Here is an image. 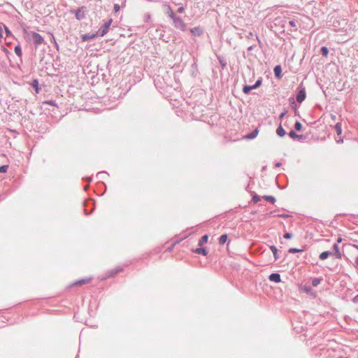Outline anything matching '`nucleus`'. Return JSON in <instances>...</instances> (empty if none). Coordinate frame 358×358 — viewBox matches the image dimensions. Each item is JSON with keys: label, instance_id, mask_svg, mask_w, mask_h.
Wrapping results in <instances>:
<instances>
[{"label": "nucleus", "instance_id": "57", "mask_svg": "<svg viewBox=\"0 0 358 358\" xmlns=\"http://www.w3.org/2000/svg\"><path fill=\"white\" fill-rule=\"evenodd\" d=\"M54 40H55V45H56L57 48L58 49V48H59V47H58V45H57V43H56V41H55V38H54Z\"/></svg>", "mask_w": 358, "mask_h": 358}, {"label": "nucleus", "instance_id": "58", "mask_svg": "<svg viewBox=\"0 0 358 358\" xmlns=\"http://www.w3.org/2000/svg\"><path fill=\"white\" fill-rule=\"evenodd\" d=\"M173 246H174V245H172L171 247H170V248H169V250H171Z\"/></svg>", "mask_w": 358, "mask_h": 358}, {"label": "nucleus", "instance_id": "26", "mask_svg": "<svg viewBox=\"0 0 358 358\" xmlns=\"http://www.w3.org/2000/svg\"><path fill=\"white\" fill-rule=\"evenodd\" d=\"M106 175H108L107 172L106 171H100L99 173H97L96 174V178L99 180H102V179H104V176Z\"/></svg>", "mask_w": 358, "mask_h": 358}, {"label": "nucleus", "instance_id": "13", "mask_svg": "<svg viewBox=\"0 0 358 358\" xmlns=\"http://www.w3.org/2000/svg\"><path fill=\"white\" fill-rule=\"evenodd\" d=\"M273 71H274L275 76L277 78H280L282 77V74H281L282 69H281V66L280 65L275 66L274 67Z\"/></svg>", "mask_w": 358, "mask_h": 358}, {"label": "nucleus", "instance_id": "6", "mask_svg": "<svg viewBox=\"0 0 358 358\" xmlns=\"http://www.w3.org/2000/svg\"><path fill=\"white\" fill-rule=\"evenodd\" d=\"M123 270L122 267L117 266L116 268L111 269L106 273V278L114 277L118 273L121 272Z\"/></svg>", "mask_w": 358, "mask_h": 358}, {"label": "nucleus", "instance_id": "45", "mask_svg": "<svg viewBox=\"0 0 358 358\" xmlns=\"http://www.w3.org/2000/svg\"><path fill=\"white\" fill-rule=\"evenodd\" d=\"M355 265L356 267L358 268V256L355 257Z\"/></svg>", "mask_w": 358, "mask_h": 358}, {"label": "nucleus", "instance_id": "44", "mask_svg": "<svg viewBox=\"0 0 358 358\" xmlns=\"http://www.w3.org/2000/svg\"><path fill=\"white\" fill-rule=\"evenodd\" d=\"M252 37H253L252 32H249L248 34L246 36V38H251Z\"/></svg>", "mask_w": 358, "mask_h": 358}, {"label": "nucleus", "instance_id": "2", "mask_svg": "<svg viewBox=\"0 0 358 358\" xmlns=\"http://www.w3.org/2000/svg\"><path fill=\"white\" fill-rule=\"evenodd\" d=\"M306 97V89L301 83L297 87V94L296 99L299 103H302Z\"/></svg>", "mask_w": 358, "mask_h": 358}, {"label": "nucleus", "instance_id": "30", "mask_svg": "<svg viewBox=\"0 0 358 358\" xmlns=\"http://www.w3.org/2000/svg\"><path fill=\"white\" fill-rule=\"evenodd\" d=\"M3 28L4 31H5L6 37H9V36H13L11 31L9 30L8 27H6L5 24H3Z\"/></svg>", "mask_w": 358, "mask_h": 358}, {"label": "nucleus", "instance_id": "40", "mask_svg": "<svg viewBox=\"0 0 358 358\" xmlns=\"http://www.w3.org/2000/svg\"><path fill=\"white\" fill-rule=\"evenodd\" d=\"M292 237V234L291 233L287 232L284 234V238L286 239H289Z\"/></svg>", "mask_w": 358, "mask_h": 358}, {"label": "nucleus", "instance_id": "36", "mask_svg": "<svg viewBox=\"0 0 358 358\" xmlns=\"http://www.w3.org/2000/svg\"><path fill=\"white\" fill-rule=\"evenodd\" d=\"M8 165H3L0 166V173H6L8 170Z\"/></svg>", "mask_w": 358, "mask_h": 358}, {"label": "nucleus", "instance_id": "29", "mask_svg": "<svg viewBox=\"0 0 358 358\" xmlns=\"http://www.w3.org/2000/svg\"><path fill=\"white\" fill-rule=\"evenodd\" d=\"M303 250H302V249H298V248H289V251H288V252H289V253H292V254H294V253H297V252H303Z\"/></svg>", "mask_w": 358, "mask_h": 358}, {"label": "nucleus", "instance_id": "15", "mask_svg": "<svg viewBox=\"0 0 358 358\" xmlns=\"http://www.w3.org/2000/svg\"><path fill=\"white\" fill-rule=\"evenodd\" d=\"M194 252L195 253H197V254H199V255H202L203 256H206L208 254L207 250L206 248H196Z\"/></svg>", "mask_w": 358, "mask_h": 358}, {"label": "nucleus", "instance_id": "60", "mask_svg": "<svg viewBox=\"0 0 358 358\" xmlns=\"http://www.w3.org/2000/svg\"><path fill=\"white\" fill-rule=\"evenodd\" d=\"M150 15H148L147 19H150Z\"/></svg>", "mask_w": 358, "mask_h": 358}, {"label": "nucleus", "instance_id": "1", "mask_svg": "<svg viewBox=\"0 0 358 358\" xmlns=\"http://www.w3.org/2000/svg\"><path fill=\"white\" fill-rule=\"evenodd\" d=\"M171 20L173 21V25L176 29L182 31H185L187 30V24L180 17L175 16Z\"/></svg>", "mask_w": 358, "mask_h": 358}, {"label": "nucleus", "instance_id": "53", "mask_svg": "<svg viewBox=\"0 0 358 358\" xmlns=\"http://www.w3.org/2000/svg\"><path fill=\"white\" fill-rule=\"evenodd\" d=\"M85 180H86L88 182H91V180H92L90 178H87Z\"/></svg>", "mask_w": 358, "mask_h": 358}, {"label": "nucleus", "instance_id": "35", "mask_svg": "<svg viewBox=\"0 0 358 358\" xmlns=\"http://www.w3.org/2000/svg\"><path fill=\"white\" fill-rule=\"evenodd\" d=\"M321 280L320 278H314L312 280V285L314 287L317 286L320 283Z\"/></svg>", "mask_w": 358, "mask_h": 358}, {"label": "nucleus", "instance_id": "21", "mask_svg": "<svg viewBox=\"0 0 358 358\" xmlns=\"http://www.w3.org/2000/svg\"><path fill=\"white\" fill-rule=\"evenodd\" d=\"M270 249H271V250L272 251V252H273V254L274 259H275V260H277V259L279 258V256H278V249H277V248H276V247H275V246H274V245H271V246L270 247Z\"/></svg>", "mask_w": 358, "mask_h": 358}, {"label": "nucleus", "instance_id": "8", "mask_svg": "<svg viewBox=\"0 0 358 358\" xmlns=\"http://www.w3.org/2000/svg\"><path fill=\"white\" fill-rule=\"evenodd\" d=\"M92 280V278H85L75 281L71 285L72 286H80L89 283Z\"/></svg>", "mask_w": 358, "mask_h": 358}, {"label": "nucleus", "instance_id": "19", "mask_svg": "<svg viewBox=\"0 0 358 358\" xmlns=\"http://www.w3.org/2000/svg\"><path fill=\"white\" fill-rule=\"evenodd\" d=\"M334 129L336 131V134L337 135H341L342 134V127H341V122H338L336 124V125L334 126Z\"/></svg>", "mask_w": 358, "mask_h": 358}, {"label": "nucleus", "instance_id": "32", "mask_svg": "<svg viewBox=\"0 0 358 358\" xmlns=\"http://www.w3.org/2000/svg\"><path fill=\"white\" fill-rule=\"evenodd\" d=\"M31 86L36 88V92H38V80H34L31 83Z\"/></svg>", "mask_w": 358, "mask_h": 358}, {"label": "nucleus", "instance_id": "49", "mask_svg": "<svg viewBox=\"0 0 358 358\" xmlns=\"http://www.w3.org/2000/svg\"><path fill=\"white\" fill-rule=\"evenodd\" d=\"M256 39L258 41L259 45L261 46L262 45V41H260V39L259 38V37L257 36H256Z\"/></svg>", "mask_w": 358, "mask_h": 358}, {"label": "nucleus", "instance_id": "16", "mask_svg": "<svg viewBox=\"0 0 358 358\" xmlns=\"http://www.w3.org/2000/svg\"><path fill=\"white\" fill-rule=\"evenodd\" d=\"M208 240V235H206V234L203 235V236H202V237L199 240V243H198L199 245L201 247L202 245H203L205 243H207Z\"/></svg>", "mask_w": 358, "mask_h": 358}, {"label": "nucleus", "instance_id": "23", "mask_svg": "<svg viewBox=\"0 0 358 358\" xmlns=\"http://www.w3.org/2000/svg\"><path fill=\"white\" fill-rule=\"evenodd\" d=\"M320 53L323 56L327 57L329 54V49L325 46H322L320 49Z\"/></svg>", "mask_w": 358, "mask_h": 358}, {"label": "nucleus", "instance_id": "20", "mask_svg": "<svg viewBox=\"0 0 358 358\" xmlns=\"http://www.w3.org/2000/svg\"><path fill=\"white\" fill-rule=\"evenodd\" d=\"M227 238H228L227 234H225L221 235L220 237L219 238V243L220 245L224 244L227 242Z\"/></svg>", "mask_w": 358, "mask_h": 358}, {"label": "nucleus", "instance_id": "43", "mask_svg": "<svg viewBox=\"0 0 358 358\" xmlns=\"http://www.w3.org/2000/svg\"><path fill=\"white\" fill-rule=\"evenodd\" d=\"M352 301L353 303H358V294L355 296Z\"/></svg>", "mask_w": 358, "mask_h": 358}, {"label": "nucleus", "instance_id": "25", "mask_svg": "<svg viewBox=\"0 0 358 358\" xmlns=\"http://www.w3.org/2000/svg\"><path fill=\"white\" fill-rule=\"evenodd\" d=\"M166 15H168V17H169L171 19H173L175 16H176L175 15V13H173V11L172 10V9L171 8V7H169L168 8V10L166 12Z\"/></svg>", "mask_w": 358, "mask_h": 358}, {"label": "nucleus", "instance_id": "14", "mask_svg": "<svg viewBox=\"0 0 358 358\" xmlns=\"http://www.w3.org/2000/svg\"><path fill=\"white\" fill-rule=\"evenodd\" d=\"M333 255V252H330V251H324V252H322L320 255V259L321 260H324L326 259L327 258H328L330 255Z\"/></svg>", "mask_w": 358, "mask_h": 358}, {"label": "nucleus", "instance_id": "52", "mask_svg": "<svg viewBox=\"0 0 358 358\" xmlns=\"http://www.w3.org/2000/svg\"><path fill=\"white\" fill-rule=\"evenodd\" d=\"M341 241H342V238H341V237H339V238H338V239H337V243H340V242H341Z\"/></svg>", "mask_w": 358, "mask_h": 358}, {"label": "nucleus", "instance_id": "51", "mask_svg": "<svg viewBox=\"0 0 358 358\" xmlns=\"http://www.w3.org/2000/svg\"><path fill=\"white\" fill-rule=\"evenodd\" d=\"M352 246L353 248H356V249H357V250H358V245H357V244H352Z\"/></svg>", "mask_w": 358, "mask_h": 358}, {"label": "nucleus", "instance_id": "22", "mask_svg": "<svg viewBox=\"0 0 358 358\" xmlns=\"http://www.w3.org/2000/svg\"><path fill=\"white\" fill-rule=\"evenodd\" d=\"M14 51H15V53L18 56V57H22V49H21V47L20 45H16L14 48Z\"/></svg>", "mask_w": 358, "mask_h": 358}, {"label": "nucleus", "instance_id": "10", "mask_svg": "<svg viewBox=\"0 0 358 358\" xmlns=\"http://www.w3.org/2000/svg\"><path fill=\"white\" fill-rule=\"evenodd\" d=\"M270 281L280 282L281 281L280 275L278 273H273L268 276Z\"/></svg>", "mask_w": 358, "mask_h": 358}, {"label": "nucleus", "instance_id": "24", "mask_svg": "<svg viewBox=\"0 0 358 358\" xmlns=\"http://www.w3.org/2000/svg\"><path fill=\"white\" fill-rule=\"evenodd\" d=\"M264 199L272 203H274L275 202V199L273 196L265 195L264 196Z\"/></svg>", "mask_w": 358, "mask_h": 358}, {"label": "nucleus", "instance_id": "34", "mask_svg": "<svg viewBox=\"0 0 358 358\" xmlns=\"http://www.w3.org/2000/svg\"><path fill=\"white\" fill-rule=\"evenodd\" d=\"M294 129L298 131H301L302 129V124L298 121L296 122L294 124Z\"/></svg>", "mask_w": 358, "mask_h": 358}, {"label": "nucleus", "instance_id": "47", "mask_svg": "<svg viewBox=\"0 0 358 358\" xmlns=\"http://www.w3.org/2000/svg\"><path fill=\"white\" fill-rule=\"evenodd\" d=\"M330 117H331V119L333 121H335V120H336V115L331 114V115H330Z\"/></svg>", "mask_w": 358, "mask_h": 358}, {"label": "nucleus", "instance_id": "46", "mask_svg": "<svg viewBox=\"0 0 358 358\" xmlns=\"http://www.w3.org/2000/svg\"><path fill=\"white\" fill-rule=\"evenodd\" d=\"M285 114H286V112H283V113H282L280 115L279 118H280V120L283 119V118H284V117H285Z\"/></svg>", "mask_w": 358, "mask_h": 358}, {"label": "nucleus", "instance_id": "18", "mask_svg": "<svg viewBox=\"0 0 358 358\" xmlns=\"http://www.w3.org/2000/svg\"><path fill=\"white\" fill-rule=\"evenodd\" d=\"M289 24L293 28L291 29L292 31H295L297 30V21L294 20H291L289 21Z\"/></svg>", "mask_w": 358, "mask_h": 358}, {"label": "nucleus", "instance_id": "12", "mask_svg": "<svg viewBox=\"0 0 358 358\" xmlns=\"http://www.w3.org/2000/svg\"><path fill=\"white\" fill-rule=\"evenodd\" d=\"M96 36H97L96 33V34L87 33V34H85L82 36V39L83 41H90V40L94 38Z\"/></svg>", "mask_w": 358, "mask_h": 358}, {"label": "nucleus", "instance_id": "55", "mask_svg": "<svg viewBox=\"0 0 358 358\" xmlns=\"http://www.w3.org/2000/svg\"><path fill=\"white\" fill-rule=\"evenodd\" d=\"M338 143H343V139H340L338 141H336Z\"/></svg>", "mask_w": 358, "mask_h": 358}, {"label": "nucleus", "instance_id": "3", "mask_svg": "<svg viewBox=\"0 0 358 358\" xmlns=\"http://www.w3.org/2000/svg\"><path fill=\"white\" fill-rule=\"evenodd\" d=\"M113 22L112 19H109L106 21L96 31L97 36H103L108 31L109 27Z\"/></svg>", "mask_w": 358, "mask_h": 358}, {"label": "nucleus", "instance_id": "54", "mask_svg": "<svg viewBox=\"0 0 358 358\" xmlns=\"http://www.w3.org/2000/svg\"><path fill=\"white\" fill-rule=\"evenodd\" d=\"M250 87H252V90H255V89H257V87H255V84L252 85H250Z\"/></svg>", "mask_w": 358, "mask_h": 358}, {"label": "nucleus", "instance_id": "56", "mask_svg": "<svg viewBox=\"0 0 358 358\" xmlns=\"http://www.w3.org/2000/svg\"><path fill=\"white\" fill-rule=\"evenodd\" d=\"M280 217H287V215H280Z\"/></svg>", "mask_w": 358, "mask_h": 358}, {"label": "nucleus", "instance_id": "31", "mask_svg": "<svg viewBox=\"0 0 358 358\" xmlns=\"http://www.w3.org/2000/svg\"><path fill=\"white\" fill-rule=\"evenodd\" d=\"M44 104H48V105H50V106H56L57 107V103L54 100H48V101H44L43 103Z\"/></svg>", "mask_w": 358, "mask_h": 358}, {"label": "nucleus", "instance_id": "9", "mask_svg": "<svg viewBox=\"0 0 358 358\" xmlns=\"http://www.w3.org/2000/svg\"><path fill=\"white\" fill-rule=\"evenodd\" d=\"M258 133H259V130L257 128H256L250 134H246L244 136V138H245L247 140H252L257 137V136L258 135Z\"/></svg>", "mask_w": 358, "mask_h": 358}, {"label": "nucleus", "instance_id": "17", "mask_svg": "<svg viewBox=\"0 0 358 358\" xmlns=\"http://www.w3.org/2000/svg\"><path fill=\"white\" fill-rule=\"evenodd\" d=\"M276 134L280 136V137H283L286 132L285 131V129H283V127L280 125L277 129H276Z\"/></svg>", "mask_w": 358, "mask_h": 358}, {"label": "nucleus", "instance_id": "61", "mask_svg": "<svg viewBox=\"0 0 358 358\" xmlns=\"http://www.w3.org/2000/svg\"><path fill=\"white\" fill-rule=\"evenodd\" d=\"M86 215H88V213H85ZM89 214H92V211L89 213Z\"/></svg>", "mask_w": 358, "mask_h": 358}, {"label": "nucleus", "instance_id": "41", "mask_svg": "<svg viewBox=\"0 0 358 358\" xmlns=\"http://www.w3.org/2000/svg\"><path fill=\"white\" fill-rule=\"evenodd\" d=\"M185 11V8L183 6H180L177 9V12L179 13H182Z\"/></svg>", "mask_w": 358, "mask_h": 358}, {"label": "nucleus", "instance_id": "7", "mask_svg": "<svg viewBox=\"0 0 358 358\" xmlns=\"http://www.w3.org/2000/svg\"><path fill=\"white\" fill-rule=\"evenodd\" d=\"M190 32L193 36L199 37L203 34V29L199 26L190 29Z\"/></svg>", "mask_w": 358, "mask_h": 358}, {"label": "nucleus", "instance_id": "33", "mask_svg": "<svg viewBox=\"0 0 358 358\" xmlns=\"http://www.w3.org/2000/svg\"><path fill=\"white\" fill-rule=\"evenodd\" d=\"M289 136L290 138L293 139H296V137H299V134H297L294 131L292 130L289 132Z\"/></svg>", "mask_w": 358, "mask_h": 358}, {"label": "nucleus", "instance_id": "27", "mask_svg": "<svg viewBox=\"0 0 358 358\" xmlns=\"http://www.w3.org/2000/svg\"><path fill=\"white\" fill-rule=\"evenodd\" d=\"M252 90V87L250 85H244L243 87V92L245 94H248Z\"/></svg>", "mask_w": 358, "mask_h": 358}, {"label": "nucleus", "instance_id": "28", "mask_svg": "<svg viewBox=\"0 0 358 358\" xmlns=\"http://www.w3.org/2000/svg\"><path fill=\"white\" fill-rule=\"evenodd\" d=\"M218 60H219V63H220V66H222V68L224 69L227 66L226 61L222 57H218Z\"/></svg>", "mask_w": 358, "mask_h": 358}, {"label": "nucleus", "instance_id": "39", "mask_svg": "<svg viewBox=\"0 0 358 358\" xmlns=\"http://www.w3.org/2000/svg\"><path fill=\"white\" fill-rule=\"evenodd\" d=\"M120 10V6L119 4L117 3H115L114 5V12L115 13H117L119 10Z\"/></svg>", "mask_w": 358, "mask_h": 358}, {"label": "nucleus", "instance_id": "38", "mask_svg": "<svg viewBox=\"0 0 358 358\" xmlns=\"http://www.w3.org/2000/svg\"><path fill=\"white\" fill-rule=\"evenodd\" d=\"M259 200H260V197H259L258 195L255 194V195H254V196H252V201H253L255 203L258 202Z\"/></svg>", "mask_w": 358, "mask_h": 358}, {"label": "nucleus", "instance_id": "11", "mask_svg": "<svg viewBox=\"0 0 358 358\" xmlns=\"http://www.w3.org/2000/svg\"><path fill=\"white\" fill-rule=\"evenodd\" d=\"M333 248L334 250V253H333V255L336 257V258L341 259L342 257V254L340 251L338 243H334L333 245Z\"/></svg>", "mask_w": 358, "mask_h": 358}, {"label": "nucleus", "instance_id": "50", "mask_svg": "<svg viewBox=\"0 0 358 358\" xmlns=\"http://www.w3.org/2000/svg\"><path fill=\"white\" fill-rule=\"evenodd\" d=\"M281 165H282V164L280 162H277V163H275V166L280 167Z\"/></svg>", "mask_w": 358, "mask_h": 358}, {"label": "nucleus", "instance_id": "48", "mask_svg": "<svg viewBox=\"0 0 358 358\" xmlns=\"http://www.w3.org/2000/svg\"><path fill=\"white\" fill-rule=\"evenodd\" d=\"M254 47H255V45H252L249 46V47L248 48V51H252V50H253Z\"/></svg>", "mask_w": 358, "mask_h": 358}, {"label": "nucleus", "instance_id": "59", "mask_svg": "<svg viewBox=\"0 0 358 358\" xmlns=\"http://www.w3.org/2000/svg\"><path fill=\"white\" fill-rule=\"evenodd\" d=\"M87 188H88V186H85V187H84V189L86 191V190L87 189Z\"/></svg>", "mask_w": 358, "mask_h": 358}, {"label": "nucleus", "instance_id": "4", "mask_svg": "<svg viewBox=\"0 0 358 358\" xmlns=\"http://www.w3.org/2000/svg\"><path fill=\"white\" fill-rule=\"evenodd\" d=\"M71 13L75 14V17L78 20H81L85 17L86 8L85 6H81L77 10H71Z\"/></svg>", "mask_w": 358, "mask_h": 358}, {"label": "nucleus", "instance_id": "42", "mask_svg": "<svg viewBox=\"0 0 358 358\" xmlns=\"http://www.w3.org/2000/svg\"><path fill=\"white\" fill-rule=\"evenodd\" d=\"M305 138H306V137L304 136L299 134V137H296V139L301 141H303Z\"/></svg>", "mask_w": 358, "mask_h": 358}, {"label": "nucleus", "instance_id": "37", "mask_svg": "<svg viewBox=\"0 0 358 358\" xmlns=\"http://www.w3.org/2000/svg\"><path fill=\"white\" fill-rule=\"evenodd\" d=\"M262 78H259L258 80H257V81L255 82V87H259L261 85H262Z\"/></svg>", "mask_w": 358, "mask_h": 358}, {"label": "nucleus", "instance_id": "5", "mask_svg": "<svg viewBox=\"0 0 358 358\" xmlns=\"http://www.w3.org/2000/svg\"><path fill=\"white\" fill-rule=\"evenodd\" d=\"M31 41L34 44L36 48L39 45L45 43L44 38L42 36L36 32L31 33Z\"/></svg>", "mask_w": 358, "mask_h": 358}]
</instances>
